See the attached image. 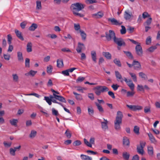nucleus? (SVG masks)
<instances>
[{
	"mask_svg": "<svg viewBox=\"0 0 160 160\" xmlns=\"http://www.w3.org/2000/svg\"><path fill=\"white\" fill-rule=\"evenodd\" d=\"M121 121L115 120L114 121V126L115 129L117 130H118L120 129V124L122 123Z\"/></svg>",
	"mask_w": 160,
	"mask_h": 160,
	"instance_id": "19",
	"label": "nucleus"
},
{
	"mask_svg": "<svg viewBox=\"0 0 160 160\" xmlns=\"http://www.w3.org/2000/svg\"><path fill=\"white\" fill-rule=\"evenodd\" d=\"M91 56L92 60L95 63L97 62V54L96 52L92 51L91 52Z\"/></svg>",
	"mask_w": 160,
	"mask_h": 160,
	"instance_id": "21",
	"label": "nucleus"
},
{
	"mask_svg": "<svg viewBox=\"0 0 160 160\" xmlns=\"http://www.w3.org/2000/svg\"><path fill=\"white\" fill-rule=\"evenodd\" d=\"M104 15V12L102 11L98 12L92 15V16L94 18H102Z\"/></svg>",
	"mask_w": 160,
	"mask_h": 160,
	"instance_id": "12",
	"label": "nucleus"
},
{
	"mask_svg": "<svg viewBox=\"0 0 160 160\" xmlns=\"http://www.w3.org/2000/svg\"><path fill=\"white\" fill-rule=\"evenodd\" d=\"M135 51L139 57L142 56L143 52L141 44L136 45L135 48Z\"/></svg>",
	"mask_w": 160,
	"mask_h": 160,
	"instance_id": "7",
	"label": "nucleus"
},
{
	"mask_svg": "<svg viewBox=\"0 0 160 160\" xmlns=\"http://www.w3.org/2000/svg\"><path fill=\"white\" fill-rule=\"evenodd\" d=\"M44 99L49 105H51L52 104V100L50 99V98L48 97L45 96L44 97Z\"/></svg>",
	"mask_w": 160,
	"mask_h": 160,
	"instance_id": "46",
	"label": "nucleus"
},
{
	"mask_svg": "<svg viewBox=\"0 0 160 160\" xmlns=\"http://www.w3.org/2000/svg\"><path fill=\"white\" fill-rule=\"evenodd\" d=\"M95 103L97 109H98L99 112L101 113H103L104 112V109L102 106L97 102H95Z\"/></svg>",
	"mask_w": 160,
	"mask_h": 160,
	"instance_id": "22",
	"label": "nucleus"
},
{
	"mask_svg": "<svg viewBox=\"0 0 160 160\" xmlns=\"http://www.w3.org/2000/svg\"><path fill=\"white\" fill-rule=\"evenodd\" d=\"M126 106L130 109L133 111L140 110H142V107L139 105H127Z\"/></svg>",
	"mask_w": 160,
	"mask_h": 160,
	"instance_id": "8",
	"label": "nucleus"
},
{
	"mask_svg": "<svg viewBox=\"0 0 160 160\" xmlns=\"http://www.w3.org/2000/svg\"><path fill=\"white\" fill-rule=\"evenodd\" d=\"M124 80L127 84L129 87L132 91H134L135 85L132 80L130 79H128L126 78H124Z\"/></svg>",
	"mask_w": 160,
	"mask_h": 160,
	"instance_id": "5",
	"label": "nucleus"
},
{
	"mask_svg": "<svg viewBox=\"0 0 160 160\" xmlns=\"http://www.w3.org/2000/svg\"><path fill=\"white\" fill-rule=\"evenodd\" d=\"M124 18L127 19H130L131 17V14L128 13L127 12L125 11L124 13Z\"/></svg>",
	"mask_w": 160,
	"mask_h": 160,
	"instance_id": "38",
	"label": "nucleus"
},
{
	"mask_svg": "<svg viewBox=\"0 0 160 160\" xmlns=\"http://www.w3.org/2000/svg\"><path fill=\"white\" fill-rule=\"evenodd\" d=\"M139 75L141 78H143L145 80L147 78L146 75L142 72H139Z\"/></svg>",
	"mask_w": 160,
	"mask_h": 160,
	"instance_id": "48",
	"label": "nucleus"
},
{
	"mask_svg": "<svg viewBox=\"0 0 160 160\" xmlns=\"http://www.w3.org/2000/svg\"><path fill=\"white\" fill-rule=\"evenodd\" d=\"M155 105L157 108L160 109V101L156 102Z\"/></svg>",
	"mask_w": 160,
	"mask_h": 160,
	"instance_id": "61",
	"label": "nucleus"
},
{
	"mask_svg": "<svg viewBox=\"0 0 160 160\" xmlns=\"http://www.w3.org/2000/svg\"><path fill=\"white\" fill-rule=\"evenodd\" d=\"M3 144L5 147L8 148L10 147L11 146L12 142H3Z\"/></svg>",
	"mask_w": 160,
	"mask_h": 160,
	"instance_id": "53",
	"label": "nucleus"
},
{
	"mask_svg": "<svg viewBox=\"0 0 160 160\" xmlns=\"http://www.w3.org/2000/svg\"><path fill=\"white\" fill-rule=\"evenodd\" d=\"M62 73L65 76H68L69 74L68 69L62 71Z\"/></svg>",
	"mask_w": 160,
	"mask_h": 160,
	"instance_id": "60",
	"label": "nucleus"
},
{
	"mask_svg": "<svg viewBox=\"0 0 160 160\" xmlns=\"http://www.w3.org/2000/svg\"><path fill=\"white\" fill-rule=\"evenodd\" d=\"M149 138V139L151 143L156 144L157 142V141L155 138L150 133L148 134Z\"/></svg>",
	"mask_w": 160,
	"mask_h": 160,
	"instance_id": "15",
	"label": "nucleus"
},
{
	"mask_svg": "<svg viewBox=\"0 0 160 160\" xmlns=\"http://www.w3.org/2000/svg\"><path fill=\"white\" fill-rule=\"evenodd\" d=\"M151 38L150 36L148 37L146 40V44L147 45H149L151 43Z\"/></svg>",
	"mask_w": 160,
	"mask_h": 160,
	"instance_id": "55",
	"label": "nucleus"
},
{
	"mask_svg": "<svg viewBox=\"0 0 160 160\" xmlns=\"http://www.w3.org/2000/svg\"><path fill=\"white\" fill-rule=\"evenodd\" d=\"M157 48L156 46H152L149 48L147 50L150 52H153L155 49Z\"/></svg>",
	"mask_w": 160,
	"mask_h": 160,
	"instance_id": "44",
	"label": "nucleus"
},
{
	"mask_svg": "<svg viewBox=\"0 0 160 160\" xmlns=\"http://www.w3.org/2000/svg\"><path fill=\"white\" fill-rule=\"evenodd\" d=\"M123 158L125 160H128L130 157V154L127 152H125L122 154Z\"/></svg>",
	"mask_w": 160,
	"mask_h": 160,
	"instance_id": "24",
	"label": "nucleus"
},
{
	"mask_svg": "<svg viewBox=\"0 0 160 160\" xmlns=\"http://www.w3.org/2000/svg\"><path fill=\"white\" fill-rule=\"evenodd\" d=\"M25 66L27 68L30 67V59L28 58H26L25 61Z\"/></svg>",
	"mask_w": 160,
	"mask_h": 160,
	"instance_id": "45",
	"label": "nucleus"
},
{
	"mask_svg": "<svg viewBox=\"0 0 160 160\" xmlns=\"http://www.w3.org/2000/svg\"><path fill=\"white\" fill-rule=\"evenodd\" d=\"M123 144L124 145L128 146L129 145V141L128 139L126 137H124L123 139Z\"/></svg>",
	"mask_w": 160,
	"mask_h": 160,
	"instance_id": "28",
	"label": "nucleus"
},
{
	"mask_svg": "<svg viewBox=\"0 0 160 160\" xmlns=\"http://www.w3.org/2000/svg\"><path fill=\"white\" fill-rule=\"evenodd\" d=\"M8 42L9 44H11V40L12 39V38L10 34H8L7 36Z\"/></svg>",
	"mask_w": 160,
	"mask_h": 160,
	"instance_id": "59",
	"label": "nucleus"
},
{
	"mask_svg": "<svg viewBox=\"0 0 160 160\" xmlns=\"http://www.w3.org/2000/svg\"><path fill=\"white\" fill-rule=\"evenodd\" d=\"M80 157L82 160H90V157L86 155L81 154L80 155Z\"/></svg>",
	"mask_w": 160,
	"mask_h": 160,
	"instance_id": "37",
	"label": "nucleus"
},
{
	"mask_svg": "<svg viewBox=\"0 0 160 160\" xmlns=\"http://www.w3.org/2000/svg\"><path fill=\"white\" fill-rule=\"evenodd\" d=\"M52 114L53 115L57 116L58 115V113L57 110H55L54 108H52Z\"/></svg>",
	"mask_w": 160,
	"mask_h": 160,
	"instance_id": "56",
	"label": "nucleus"
},
{
	"mask_svg": "<svg viewBox=\"0 0 160 160\" xmlns=\"http://www.w3.org/2000/svg\"><path fill=\"white\" fill-rule=\"evenodd\" d=\"M84 47V45L83 43L80 42H78V46L76 49L77 52L78 53H81Z\"/></svg>",
	"mask_w": 160,
	"mask_h": 160,
	"instance_id": "11",
	"label": "nucleus"
},
{
	"mask_svg": "<svg viewBox=\"0 0 160 160\" xmlns=\"http://www.w3.org/2000/svg\"><path fill=\"white\" fill-rule=\"evenodd\" d=\"M104 121L101 122V124L102 125V129L104 130H106L108 129V121L103 118Z\"/></svg>",
	"mask_w": 160,
	"mask_h": 160,
	"instance_id": "14",
	"label": "nucleus"
},
{
	"mask_svg": "<svg viewBox=\"0 0 160 160\" xmlns=\"http://www.w3.org/2000/svg\"><path fill=\"white\" fill-rule=\"evenodd\" d=\"M74 28L75 30L77 31L78 33H79L80 31L82 30L80 29V26L79 24L74 23Z\"/></svg>",
	"mask_w": 160,
	"mask_h": 160,
	"instance_id": "26",
	"label": "nucleus"
},
{
	"mask_svg": "<svg viewBox=\"0 0 160 160\" xmlns=\"http://www.w3.org/2000/svg\"><path fill=\"white\" fill-rule=\"evenodd\" d=\"M137 90L140 91H144V88L142 85H138L137 87Z\"/></svg>",
	"mask_w": 160,
	"mask_h": 160,
	"instance_id": "50",
	"label": "nucleus"
},
{
	"mask_svg": "<svg viewBox=\"0 0 160 160\" xmlns=\"http://www.w3.org/2000/svg\"><path fill=\"white\" fill-rule=\"evenodd\" d=\"M123 117L122 112L120 111H118L117 113V116L115 120L122 122V119Z\"/></svg>",
	"mask_w": 160,
	"mask_h": 160,
	"instance_id": "13",
	"label": "nucleus"
},
{
	"mask_svg": "<svg viewBox=\"0 0 160 160\" xmlns=\"http://www.w3.org/2000/svg\"><path fill=\"white\" fill-rule=\"evenodd\" d=\"M115 74L117 80L118 81H120L121 82H122L123 80L121 74L118 71H115Z\"/></svg>",
	"mask_w": 160,
	"mask_h": 160,
	"instance_id": "18",
	"label": "nucleus"
},
{
	"mask_svg": "<svg viewBox=\"0 0 160 160\" xmlns=\"http://www.w3.org/2000/svg\"><path fill=\"white\" fill-rule=\"evenodd\" d=\"M81 144V142L79 140H76L73 143V145L75 146H78Z\"/></svg>",
	"mask_w": 160,
	"mask_h": 160,
	"instance_id": "62",
	"label": "nucleus"
},
{
	"mask_svg": "<svg viewBox=\"0 0 160 160\" xmlns=\"http://www.w3.org/2000/svg\"><path fill=\"white\" fill-rule=\"evenodd\" d=\"M17 56L18 60L21 62L23 61V59L22 57V53L21 52H17Z\"/></svg>",
	"mask_w": 160,
	"mask_h": 160,
	"instance_id": "30",
	"label": "nucleus"
},
{
	"mask_svg": "<svg viewBox=\"0 0 160 160\" xmlns=\"http://www.w3.org/2000/svg\"><path fill=\"white\" fill-rule=\"evenodd\" d=\"M53 69V68L52 65H49L47 68V72L49 74H51L52 73Z\"/></svg>",
	"mask_w": 160,
	"mask_h": 160,
	"instance_id": "33",
	"label": "nucleus"
},
{
	"mask_svg": "<svg viewBox=\"0 0 160 160\" xmlns=\"http://www.w3.org/2000/svg\"><path fill=\"white\" fill-rule=\"evenodd\" d=\"M16 151V150L14 149L13 148H11L10 149V153L11 155L13 156L15 155Z\"/></svg>",
	"mask_w": 160,
	"mask_h": 160,
	"instance_id": "52",
	"label": "nucleus"
},
{
	"mask_svg": "<svg viewBox=\"0 0 160 160\" xmlns=\"http://www.w3.org/2000/svg\"><path fill=\"white\" fill-rule=\"evenodd\" d=\"M102 55L107 59H110L111 58V55L110 53L108 52H102Z\"/></svg>",
	"mask_w": 160,
	"mask_h": 160,
	"instance_id": "31",
	"label": "nucleus"
},
{
	"mask_svg": "<svg viewBox=\"0 0 160 160\" xmlns=\"http://www.w3.org/2000/svg\"><path fill=\"white\" fill-rule=\"evenodd\" d=\"M79 33H80V35L82 37V39L83 41H85L87 35L85 32L82 30L80 31Z\"/></svg>",
	"mask_w": 160,
	"mask_h": 160,
	"instance_id": "23",
	"label": "nucleus"
},
{
	"mask_svg": "<svg viewBox=\"0 0 160 160\" xmlns=\"http://www.w3.org/2000/svg\"><path fill=\"white\" fill-rule=\"evenodd\" d=\"M106 37L108 41H110L113 39L114 41L115 38H116L115 33L112 30H109V33H106Z\"/></svg>",
	"mask_w": 160,
	"mask_h": 160,
	"instance_id": "4",
	"label": "nucleus"
},
{
	"mask_svg": "<svg viewBox=\"0 0 160 160\" xmlns=\"http://www.w3.org/2000/svg\"><path fill=\"white\" fill-rule=\"evenodd\" d=\"M93 90L97 95L99 96L101 93L108 91L109 89L105 86H98L94 88Z\"/></svg>",
	"mask_w": 160,
	"mask_h": 160,
	"instance_id": "2",
	"label": "nucleus"
},
{
	"mask_svg": "<svg viewBox=\"0 0 160 160\" xmlns=\"http://www.w3.org/2000/svg\"><path fill=\"white\" fill-rule=\"evenodd\" d=\"M13 80L14 82H18V81L19 77L16 74H13L12 75Z\"/></svg>",
	"mask_w": 160,
	"mask_h": 160,
	"instance_id": "39",
	"label": "nucleus"
},
{
	"mask_svg": "<svg viewBox=\"0 0 160 160\" xmlns=\"http://www.w3.org/2000/svg\"><path fill=\"white\" fill-rule=\"evenodd\" d=\"M37 28L38 25L35 23H33L29 27V30L31 31H34Z\"/></svg>",
	"mask_w": 160,
	"mask_h": 160,
	"instance_id": "27",
	"label": "nucleus"
},
{
	"mask_svg": "<svg viewBox=\"0 0 160 160\" xmlns=\"http://www.w3.org/2000/svg\"><path fill=\"white\" fill-rule=\"evenodd\" d=\"M139 128L138 126H134L133 129V131L135 133L137 134H139Z\"/></svg>",
	"mask_w": 160,
	"mask_h": 160,
	"instance_id": "42",
	"label": "nucleus"
},
{
	"mask_svg": "<svg viewBox=\"0 0 160 160\" xmlns=\"http://www.w3.org/2000/svg\"><path fill=\"white\" fill-rule=\"evenodd\" d=\"M123 52L127 56L129 57L132 58H133V56L130 52L125 51H124Z\"/></svg>",
	"mask_w": 160,
	"mask_h": 160,
	"instance_id": "58",
	"label": "nucleus"
},
{
	"mask_svg": "<svg viewBox=\"0 0 160 160\" xmlns=\"http://www.w3.org/2000/svg\"><path fill=\"white\" fill-rule=\"evenodd\" d=\"M148 153L150 156L153 155L154 152L153 147L152 146H148L147 147Z\"/></svg>",
	"mask_w": 160,
	"mask_h": 160,
	"instance_id": "16",
	"label": "nucleus"
},
{
	"mask_svg": "<svg viewBox=\"0 0 160 160\" xmlns=\"http://www.w3.org/2000/svg\"><path fill=\"white\" fill-rule=\"evenodd\" d=\"M122 29L120 30L121 33L122 34H123L126 33V29L125 27L122 25L121 26Z\"/></svg>",
	"mask_w": 160,
	"mask_h": 160,
	"instance_id": "49",
	"label": "nucleus"
},
{
	"mask_svg": "<svg viewBox=\"0 0 160 160\" xmlns=\"http://www.w3.org/2000/svg\"><path fill=\"white\" fill-rule=\"evenodd\" d=\"M151 107L149 106L145 107L144 108V112L145 113L151 112Z\"/></svg>",
	"mask_w": 160,
	"mask_h": 160,
	"instance_id": "41",
	"label": "nucleus"
},
{
	"mask_svg": "<svg viewBox=\"0 0 160 160\" xmlns=\"http://www.w3.org/2000/svg\"><path fill=\"white\" fill-rule=\"evenodd\" d=\"M85 7V5L81 3L77 2L72 4L71 6V8L72 12L79 11L83 9Z\"/></svg>",
	"mask_w": 160,
	"mask_h": 160,
	"instance_id": "3",
	"label": "nucleus"
},
{
	"mask_svg": "<svg viewBox=\"0 0 160 160\" xmlns=\"http://www.w3.org/2000/svg\"><path fill=\"white\" fill-rule=\"evenodd\" d=\"M36 134L37 132L34 130H32L31 131L29 137L30 138H33L35 137Z\"/></svg>",
	"mask_w": 160,
	"mask_h": 160,
	"instance_id": "34",
	"label": "nucleus"
},
{
	"mask_svg": "<svg viewBox=\"0 0 160 160\" xmlns=\"http://www.w3.org/2000/svg\"><path fill=\"white\" fill-rule=\"evenodd\" d=\"M57 66L58 68H61L63 67L64 64L62 59H58L57 61Z\"/></svg>",
	"mask_w": 160,
	"mask_h": 160,
	"instance_id": "20",
	"label": "nucleus"
},
{
	"mask_svg": "<svg viewBox=\"0 0 160 160\" xmlns=\"http://www.w3.org/2000/svg\"><path fill=\"white\" fill-rule=\"evenodd\" d=\"M129 74L130 75L131 77L132 78L133 81L137 82V78L136 74L135 73L132 72H129Z\"/></svg>",
	"mask_w": 160,
	"mask_h": 160,
	"instance_id": "40",
	"label": "nucleus"
},
{
	"mask_svg": "<svg viewBox=\"0 0 160 160\" xmlns=\"http://www.w3.org/2000/svg\"><path fill=\"white\" fill-rule=\"evenodd\" d=\"M65 134H66L67 137L68 138H70L71 136V133H70L68 129H67L66 131L65 132Z\"/></svg>",
	"mask_w": 160,
	"mask_h": 160,
	"instance_id": "54",
	"label": "nucleus"
},
{
	"mask_svg": "<svg viewBox=\"0 0 160 160\" xmlns=\"http://www.w3.org/2000/svg\"><path fill=\"white\" fill-rule=\"evenodd\" d=\"M37 72V71H34L32 70H30L29 72L26 73L25 75L27 76H34Z\"/></svg>",
	"mask_w": 160,
	"mask_h": 160,
	"instance_id": "25",
	"label": "nucleus"
},
{
	"mask_svg": "<svg viewBox=\"0 0 160 160\" xmlns=\"http://www.w3.org/2000/svg\"><path fill=\"white\" fill-rule=\"evenodd\" d=\"M85 78L83 77H79L76 80V82L77 83H80L82 82Z\"/></svg>",
	"mask_w": 160,
	"mask_h": 160,
	"instance_id": "43",
	"label": "nucleus"
},
{
	"mask_svg": "<svg viewBox=\"0 0 160 160\" xmlns=\"http://www.w3.org/2000/svg\"><path fill=\"white\" fill-rule=\"evenodd\" d=\"M119 87V86L117 84H113L111 86L112 88L114 91L117 90Z\"/></svg>",
	"mask_w": 160,
	"mask_h": 160,
	"instance_id": "57",
	"label": "nucleus"
},
{
	"mask_svg": "<svg viewBox=\"0 0 160 160\" xmlns=\"http://www.w3.org/2000/svg\"><path fill=\"white\" fill-rule=\"evenodd\" d=\"M108 20L111 22L113 25H119L122 24V22H119L114 18H109Z\"/></svg>",
	"mask_w": 160,
	"mask_h": 160,
	"instance_id": "9",
	"label": "nucleus"
},
{
	"mask_svg": "<svg viewBox=\"0 0 160 160\" xmlns=\"http://www.w3.org/2000/svg\"><path fill=\"white\" fill-rule=\"evenodd\" d=\"M114 42L119 46H125L126 45L123 39L121 38H115Z\"/></svg>",
	"mask_w": 160,
	"mask_h": 160,
	"instance_id": "6",
	"label": "nucleus"
},
{
	"mask_svg": "<svg viewBox=\"0 0 160 160\" xmlns=\"http://www.w3.org/2000/svg\"><path fill=\"white\" fill-rule=\"evenodd\" d=\"M32 43L31 42H28L27 45V50L28 52L32 51Z\"/></svg>",
	"mask_w": 160,
	"mask_h": 160,
	"instance_id": "29",
	"label": "nucleus"
},
{
	"mask_svg": "<svg viewBox=\"0 0 160 160\" xmlns=\"http://www.w3.org/2000/svg\"><path fill=\"white\" fill-rule=\"evenodd\" d=\"M53 95L54 97L51 95L50 96V99L52 100V102L53 103H58L61 106H62V103L57 102L56 100H58L61 102H66L65 98L62 96L57 95L54 93H53Z\"/></svg>",
	"mask_w": 160,
	"mask_h": 160,
	"instance_id": "1",
	"label": "nucleus"
},
{
	"mask_svg": "<svg viewBox=\"0 0 160 160\" xmlns=\"http://www.w3.org/2000/svg\"><path fill=\"white\" fill-rule=\"evenodd\" d=\"M3 57L4 58L7 60H9L10 58V55L9 54H4Z\"/></svg>",
	"mask_w": 160,
	"mask_h": 160,
	"instance_id": "63",
	"label": "nucleus"
},
{
	"mask_svg": "<svg viewBox=\"0 0 160 160\" xmlns=\"http://www.w3.org/2000/svg\"><path fill=\"white\" fill-rule=\"evenodd\" d=\"M9 122L12 125L16 126L18 120L17 119H13L10 120Z\"/></svg>",
	"mask_w": 160,
	"mask_h": 160,
	"instance_id": "36",
	"label": "nucleus"
},
{
	"mask_svg": "<svg viewBox=\"0 0 160 160\" xmlns=\"http://www.w3.org/2000/svg\"><path fill=\"white\" fill-rule=\"evenodd\" d=\"M42 8L41 2L39 1H36V9L38 10H41Z\"/></svg>",
	"mask_w": 160,
	"mask_h": 160,
	"instance_id": "35",
	"label": "nucleus"
},
{
	"mask_svg": "<svg viewBox=\"0 0 160 160\" xmlns=\"http://www.w3.org/2000/svg\"><path fill=\"white\" fill-rule=\"evenodd\" d=\"M73 93L75 95L76 98L77 100H80L82 99V96L81 95L75 92H73Z\"/></svg>",
	"mask_w": 160,
	"mask_h": 160,
	"instance_id": "47",
	"label": "nucleus"
},
{
	"mask_svg": "<svg viewBox=\"0 0 160 160\" xmlns=\"http://www.w3.org/2000/svg\"><path fill=\"white\" fill-rule=\"evenodd\" d=\"M134 94L133 91L131 92L128 91L127 92V97L132 96Z\"/></svg>",
	"mask_w": 160,
	"mask_h": 160,
	"instance_id": "64",
	"label": "nucleus"
},
{
	"mask_svg": "<svg viewBox=\"0 0 160 160\" xmlns=\"http://www.w3.org/2000/svg\"><path fill=\"white\" fill-rule=\"evenodd\" d=\"M132 65L134 66V69L136 70H139L141 68V64L138 61H134L132 63Z\"/></svg>",
	"mask_w": 160,
	"mask_h": 160,
	"instance_id": "10",
	"label": "nucleus"
},
{
	"mask_svg": "<svg viewBox=\"0 0 160 160\" xmlns=\"http://www.w3.org/2000/svg\"><path fill=\"white\" fill-rule=\"evenodd\" d=\"M119 67H121V66L120 61L117 59H115L113 61Z\"/></svg>",
	"mask_w": 160,
	"mask_h": 160,
	"instance_id": "51",
	"label": "nucleus"
},
{
	"mask_svg": "<svg viewBox=\"0 0 160 160\" xmlns=\"http://www.w3.org/2000/svg\"><path fill=\"white\" fill-rule=\"evenodd\" d=\"M15 33L16 34L18 38L22 41H23L24 39L22 35V33L21 32L18 30H15Z\"/></svg>",
	"mask_w": 160,
	"mask_h": 160,
	"instance_id": "17",
	"label": "nucleus"
},
{
	"mask_svg": "<svg viewBox=\"0 0 160 160\" xmlns=\"http://www.w3.org/2000/svg\"><path fill=\"white\" fill-rule=\"evenodd\" d=\"M143 148H144L140 146H138L137 150L138 152L141 155H142L144 153Z\"/></svg>",
	"mask_w": 160,
	"mask_h": 160,
	"instance_id": "32",
	"label": "nucleus"
}]
</instances>
